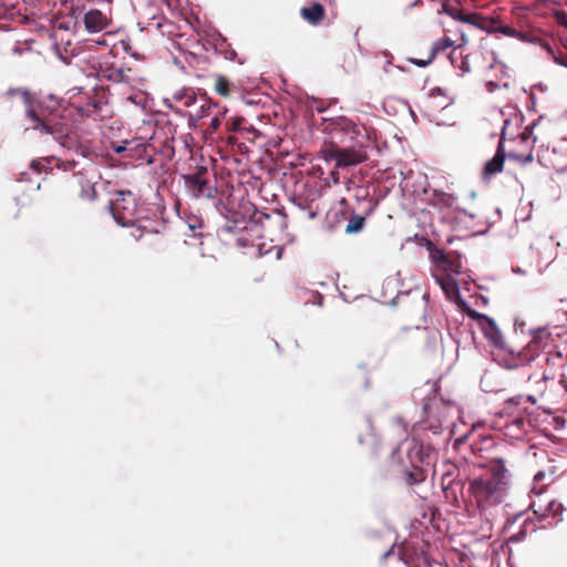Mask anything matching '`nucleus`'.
Instances as JSON below:
<instances>
[{
	"mask_svg": "<svg viewBox=\"0 0 567 567\" xmlns=\"http://www.w3.org/2000/svg\"><path fill=\"white\" fill-rule=\"evenodd\" d=\"M506 463L505 458H493L482 475L472 480L466 476L468 501L481 511L492 508L504 501L511 481V471Z\"/></svg>",
	"mask_w": 567,
	"mask_h": 567,
	"instance_id": "1",
	"label": "nucleus"
},
{
	"mask_svg": "<svg viewBox=\"0 0 567 567\" xmlns=\"http://www.w3.org/2000/svg\"><path fill=\"white\" fill-rule=\"evenodd\" d=\"M430 457V449L414 440L403 441L392 452L390 462L398 476L409 486L417 485L426 480L424 467Z\"/></svg>",
	"mask_w": 567,
	"mask_h": 567,
	"instance_id": "2",
	"label": "nucleus"
},
{
	"mask_svg": "<svg viewBox=\"0 0 567 567\" xmlns=\"http://www.w3.org/2000/svg\"><path fill=\"white\" fill-rule=\"evenodd\" d=\"M429 296L423 293L413 301L412 317L416 320L414 327L403 328L395 333L393 341L398 344L415 347L424 354L436 353L442 343V334L436 329L421 328L419 323L425 322Z\"/></svg>",
	"mask_w": 567,
	"mask_h": 567,
	"instance_id": "3",
	"label": "nucleus"
},
{
	"mask_svg": "<svg viewBox=\"0 0 567 567\" xmlns=\"http://www.w3.org/2000/svg\"><path fill=\"white\" fill-rule=\"evenodd\" d=\"M441 9L439 13L444 12L451 17L454 21L475 27L481 31L487 33L499 32L504 35H525L522 32H516L508 25L503 24L495 18L486 17L476 12H465L462 8L460 0H440Z\"/></svg>",
	"mask_w": 567,
	"mask_h": 567,
	"instance_id": "4",
	"label": "nucleus"
},
{
	"mask_svg": "<svg viewBox=\"0 0 567 567\" xmlns=\"http://www.w3.org/2000/svg\"><path fill=\"white\" fill-rule=\"evenodd\" d=\"M465 44L466 38H458L457 40H450V38L440 39L429 44L425 53L414 52L413 55L409 56V61L420 68H424L435 59L439 51L452 47L453 50L449 55L452 63H455V61L461 58L464 59L463 64H465L468 58V53L465 52Z\"/></svg>",
	"mask_w": 567,
	"mask_h": 567,
	"instance_id": "5",
	"label": "nucleus"
},
{
	"mask_svg": "<svg viewBox=\"0 0 567 567\" xmlns=\"http://www.w3.org/2000/svg\"><path fill=\"white\" fill-rule=\"evenodd\" d=\"M109 209L114 220L123 226H134L137 219V200L130 190H118L115 198L109 203Z\"/></svg>",
	"mask_w": 567,
	"mask_h": 567,
	"instance_id": "6",
	"label": "nucleus"
},
{
	"mask_svg": "<svg viewBox=\"0 0 567 567\" xmlns=\"http://www.w3.org/2000/svg\"><path fill=\"white\" fill-rule=\"evenodd\" d=\"M52 49L55 54L65 63H69L73 56H76L85 51H92L99 48H109L105 39L95 40L94 38H84L74 42L71 38H55Z\"/></svg>",
	"mask_w": 567,
	"mask_h": 567,
	"instance_id": "7",
	"label": "nucleus"
},
{
	"mask_svg": "<svg viewBox=\"0 0 567 567\" xmlns=\"http://www.w3.org/2000/svg\"><path fill=\"white\" fill-rule=\"evenodd\" d=\"M28 118L32 122V128L40 131L41 133L51 134L54 136L60 144L68 148L69 151L75 150L76 154L82 155L83 157H89L91 152L89 147L76 144L72 137L63 134L59 123H52L51 121H44L39 115L30 110L27 113Z\"/></svg>",
	"mask_w": 567,
	"mask_h": 567,
	"instance_id": "8",
	"label": "nucleus"
},
{
	"mask_svg": "<svg viewBox=\"0 0 567 567\" xmlns=\"http://www.w3.org/2000/svg\"><path fill=\"white\" fill-rule=\"evenodd\" d=\"M322 154L327 161H334L337 168L354 166L368 159L365 146L362 143L351 147H340L331 143L322 150Z\"/></svg>",
	"mask_w": 567,
	"mask_h": 567,
	"instance_id": "9",
	"label": "nucleus"
},
{
	"mask_svg": "<svg viewBox=\"0 0 567 567\" xmlns=\"http://www.w3.org/2000/svg\"><path fill=\"white\" fill-rule=\"evenodd\" d=\"M423 410L425 415L423 423L425 427L437 434L443 430L444 424L450 421L455 409L453 405L443 401L431 400L424 405Z\"/></svg>",
	"mask_w": 567,
	"mask_h": 567,
	"instance_id": "10",
	"label": "nucleus"
},
{
	"mask_svg": "<svg viewBox=\"0 0 567 567\" xmlns=\"http://www.w3.org/2000/svg\"><path fill=\"white\" fill-rule=\"evenodd\" d=\"M49 163L54 162L55 167L63 169L65 172H72L74 177L76 178V182L80 186V194L79 196L83 200L93 202L97 198V190L95 188V183L91 182L86 177V172H83L84 168L81 171H76V167L79 166V163L75 159H60L52 157L51 159H48Z\"/></svg>",
	"mask_w": 567,
	"mask_h": 567,
	"instance_id": "11",
	"label": "nucleus"
},
{
	"mask_svg": "<svg viewBox=\"0 0 567 567\" xmlns=\"http://www.w3.org/2000/svg\"><path fill=\"white\" fill-rule=\"evenodd\" d=\"M194 51H189L193 55H202L203 51L213 52L216 55H223L228 61H235L236 51L227 42V38H190Z\"/></svg>",
	"mask_w": 567,
	"mask_h": 567,
	"instance_id": "12",
	"label": "nucleus"
},
{
	"mask_svg": "<svg viewBox=\"0 0 567 567\" xmlns=\"http://www.w3.org/2000/svg\"><path fill=\"white\" fill-rule=\"evenodd\" d=\"M543 348L544 347L540 337H534L523 350L516 354L512 352L508 358H504L503 364L507 369L526 367L540 354Z\"/></svg>",
	"mask_w": 567,
	"mask_h": 567,
	"instance_id": "13",
	"label": "nucleus"
},
{
	"mask_svg": "<svg viewBox=\"0 0 567 567\" xmlns=\"http://www.w3.org/2000/svg\"><path fill=\"white\" fill-rule=\"evenodd\" d=\"M467 315L477 322L486 339L496 347L502 346L503 334L492 318L472 309L467 310Z\"/></svg>",
	"mask_w": 567,
	"mask_h": 567,
	"instance_id": "14",
	"label": "nucleus"
},
{
	"mask_svg": "<svg viewBox=\"0 0 567 567\" xmlns=\"http://www.w3.org/2000/svg\"><path fill=\"white\" fill-rule=\"evenodd\" d=\"M83 22L90 33H99L112 23V17L100 9H90L84 13Z\"/></svg>",
	"mask_w": 567,
	"mask_h": 567,
	"instance_id": "15",
	"label": "nucleus"
},
{
	"mask_svg": "<svg viewBox=\"0 0 567 567\" xmlns=\"http://www.w3.org/2000/svg\"><path fill=\"white\" fill-rule=\"evenodd\" d=\"M461 476H462V468L457 467L455 465H452L451 468L447 470L442 475L441 485L446 494V497H450V493H452L454 495V497H456L455 487L463 489L464 483H463Z\"/></svg>",
	"mask_w": 567,
	"mask_h": 567,
	"instance_id": "16",
	"label": "nucleus"
},
{
	"mask_svg": "<svg viewBox=\"0 0 567 567\" xmlns=\"http://www.w3.org/2000/svg\"><path fill=\"white\" fill-rule=\"evenodd\" d=\"M429 203L432 207L440 212H450L456 209L457 198L453 194L434 189L431 194Z\"/></svg>",
	"mask_w": 567,
	"mask_h": 567,
	"instance_id": "17",
	"label": "nucleus"
},
{
	"mask_svg": "<svg viewBox=\"0 0 567 567\" xmlns=\"http://www.w3.org/2000/svg\"><path fill=\"white\" fill-rule=\"evenodd\" d=\"M437 266L443 269L446 275L461 274L462 260L461 256L454 251L442 254L437 259Z\"/></svg>",
	"mask_w": 567,
	"mask_h": 567,
	"instance_id": "18",
	"label": "nucleus"
},
{
	"mask_svg": "<svg viewBox=\"0 0 567 567\" xmlns=\"http://www.w3.org/2000/svg\"><path fill=\"white\" fill-rule=\"evenodd\" d=\"M247 121L241 116H235L226 122L228 132L240 133L247 140H254L257 131L252 126H247Z\"/></svg>",
	"mask_w": 567,
	"mask_h": 567,
	"instance_id": "19",
	"label": "nucleus"
},
{
	"mask_svg": "<svg viewBox=\"0 0 567 567\" xmlns=\"http://www.w3.org/2000/svg\"><path fill=\"white\" fill-rule=\"evenodd\" d=\"M331 130L336 133H344L351 141L355 140L360 135V131L357 124L344 116L338 117L331 123Z\"/></svg>",
	"mask_w": 567,
	"mask_h": 567,
	"instance_id": "20",
	"label": "nucleus"
},
{
	"mask_svg": "<svg viewBox=\"0 0 567 567\" xmlns=\"http://www.w3.org/2000/svg\"><path fill=\"white\" fill-rule=\"evenodd\" d=\"M506 155L503 150V144L499 143L497 151L492 159H489L484 167V175L485 177H491L497 173H501L503 171L504 162H505Z\"/></svg>",
	"mask_w": 567,
	"mask_h": 567,
	"instance_id": "21",
	"label": "nucleus"
},
{
	"mask_svg": "<svg viewBox=\"0 0 567 567\" xmlns=\"http://www.w3.org/2000/svg\"><path fill=\"white\" fill-rule=\"evenodd\" d=\"M300 14L306 21L317 25L324 19L326 10L321 3L315 2L309 7L301 8Z\"/></svg>",
	"mask_w": 567,
	"mask_h": 567,
	"instance_id": "22",
	"label": "nucleus"
},
{
	"mask_svg": "<svg viewBox=\"0 0 567 567\" xmlns=\"http://www.w3.org/2000/svg\"><path fill=\"white\" fill-rule=\"evenodd\" d=\"M189 187L199 197L205 194L207 186L206 171H199L188 177Z\"/></svg>",
	"mask_w": 567,
	"mask_h": 567,
	"instance_id": "23",
	"label": "nucleus"
},
{
	"mask_svg": "<svg viewBox=\"0 0 567 567\" xmlns=\"http://www.w3.org/2000/svg\"><path fill=\"white\" fill-rule=\"evenodd\" d=\"M148 224H150L148 220L137 218L136 221L134 223V226H131L132 227L131 235L135 239L138 240L147 234L157 233V229L150 227Z\"/></svg>",
	"mask_w": 567,
	"mask_h": 567,
	"instance_id": "24",
	"label": "nucleus"
},
{
	"mask_svg": "<svg viewBox=\"0 0 567 567\" xmlns=\"http://www.w3.org/2000/svg\"><path fill=\"white\" fill-rule=\"evenodd\" d=\"M214 90L217 94H219L223 97H227L230 95V81L228 78L221 74H217L215 76V85Z\"/></svg>",
	"mask_w": 567,
	"mask_h": 567,
	"instance_id": "25",
	"label": "nucleus"
},
{
	"mask_svg": "<svg viewBox=\"0 0 567 567\" xmlns=\"http://www.w3.org/2000/svg\"><path fill=\"white\" fill-rule=\"evenodd\" d=\"M563 511H564V506L561 503H559L557 501H550L546 505V508L544 509V512L542 513L540 516H542V518L553 517V518H556L558 522L559 516L561 515Z\"/></svg>",
	"mask_w": 567,
	"mask_h": 567,
	"instance_id": "26",
	"label": "nucleus"
},
{
	"mask_svg": "<svg viewBox=\"0 0 567 567\" xmlns=\"http://www.w3.org/2000/svg\"><path fill=\"white\" fill-rule=\"evenodd\" d=\"M365 224V218L361 215H353L350 217L347 226H346V233L347 234H355L363 229Z\"/></svg>",
	"mask_w": 567,
	"mask_h": 567,
	"instance_id": "27",
	"label": "nucleus"
},
{
	"mask_svg": "<svg viewBox=\"0 0 567 567\" xmlns=\"http://www.w3.org/2000/svg\"><path fill=\"white\" fill-rule=\"evenodd\" d=\"M436 281L447 296H451L457 291V286L450 275L437 277Z\"/></svg>",
	"mask_w": 567,
	"mask_h": 567,
	"instance_id": "28",
	"label": "nucleus"
},
{
	"mask_svg": "<svg viewBox=\"0 0 567 567\" xmlns=\"http://www.w3.org/2000/svg\"><path fill=\"white\" fill-rule=\"evenodd\" d=\"M547 390H548L547 383L540 378L539 380H537L535 382L534 393L528 394L526 396V401L530 402L532 404H535L537 402L536 395L544 396V394L547 392Z\"/></svg>",
	"mask_w": 567,
	"mask_h": 567,
	"instance_id": "29",
	"label": "nucleus"
},
{
	"mask_svg": "<svg viewBox=\"0 0 567 567\" xmlns=\"http://www.w3.org/2000/svg\"><path fill=\"white\" fill-rule=\"evenodd\" d=\"M118 49L123 50L125 53L132 56L136 58L138 55L136 52L132 51V48L128 43V39H121L118 42L113 43L110 49V53L116 56L118 54Z\"/></svg>",
	"mask_w": 567,
	"mask_h": 567,
	"instance_id": "30",
	"label": "nucleus"
},
{
	"mask_svg": "<svg viewBox=\"0 0 567 567\" xmlns=\"http://www.w3.org/2000/svg\"><path fill=\"white\" fill-rule=\"evenodd\" d=\"M545 47L547 48L548 52L554 58L555 62L567 66V38H565V42H563V48L558 49L557 53H555L550 47H548V45H545Z\"/></svg>",
	"mask_w": 567,
	"mask_h": 567,
	"instance_id": "31",
	"label": "nucleus"
},
{
	"mask_svg": "<svg viewBox=\"0 0 567 567\" xmlns=\"http://www.w3.org/2000/svg\"><path fill=\"white\" fill-rule=\"evenodd\" d=\"M182 92L184 94V100L182 101L184 106L189 107L196 102V95L192 90L182 89Z\"/></svg>",
	"mask_w": 567,
	"mask_h": 567,
	"instance_id": "32",
	"label": "nucleus"
},
{
	"mask_svg": "<svg viewBox=\"0 0 567 567\" xmlns=\"http://www.w3.org/2000/svg\"><path fill=\"white\" fill-rule=\"evenodd\" d=\"M509 157L515 159L516 162H518L520 164H527V163H532L534 161V156H533V152L532 151L528 154H526V155L511 153Z\"/></svg>",
	"mask_w": 567,
	"mask_h": 567,
	"instance_id": "33",
	"label": "nucleus"
},
{
	"mask_svg": "<svg viewBox=\"0 0 567 567\" xmlns=\"http://www.w3.org/2000/svg\"><path fill=\"white\" fill-rule=\"evenodd\" d=\"M555 20L558 25L564 27L567 30V13L565 11H557L555 13Z\"/></svg>",
	"mask_w": 567,
	"mask_h": 567,
	"instance_id": "34",
	"label": "nucleus"
},
{
	"mask_svg": "<svg viewBox=\"0 0 567 567\" xmlns=\"http://www.w3.org/2000/svg\"><path fill=\"white\" fill-rule=\"evenodd\" d=\"M8 95H20L23 97L24 102H29V92L27 90H22V89H10L8 91Z\"/></svg>",
	"mask_w": 567,
	"mask_h": 567,
	"instance_id": "35",
	"label": "nucleus"
},
{
	"mask_svg": "<svg viewBox=\"0 0 567 567\" xmlns=\"http://www.w3.org/2000/svg\"><path fill=\"white\" fill-rule=\"evenodd\" d=\"M220 124H221L220 118H219L218 116H214V117L210 120V123H209V125H208V127H207V131H208L210 134H213V133H215V132L219 128Z\"/></svg>",
	"mask_w": 567,
	"mask_h": 567,
	"instance_id": "36",
	"label": "nucleus"
},
{
	"mask_svg": "<svg viewBox=\"0 0 567 567\" xmlns=\"http://www.w3.org/2000/svg\"><path fill=\"white\" fill-rule=\"evenodd\" d=\"M523 399H524L523 395H518V396H514V398L506 400V402H505L506 409H509L513 405H518Z\"/></svg>",
	"mask_w": 567,
	"mask_h": 567,
	"instance_id": "37",
	"label": "nucleus"
},
{
	"mask_svg": "<svg viewBox=\"0 0 567 567\" xmlns=\"http://www.w3.org/2000/svg\"><path fill=\"white\" fill-rule=\"evenodd\" d=\"M310 296H311V298H312V302H313L315 305H318V306H321V305H322L323 296H322L320 292H318V291H312V292L310 293Z\"/></svg>",
	"mask_w": 567,
	"mask_h": 567,
	"instance_id": "38",
	"label": "nucleus"
},
{
	"mask_svg": "<svg viewBox=\"0 0 567 567\" xmlns=\"http://www.w3.org/2000/svg\"><path fill=\"white\" fill-rule=\"evenodd\" d=\"M513 424L516 425L519 430H524L525 426V420L523 417H516L513 421Z\"/></svg>",
	"mask_w": 567,
	"mask_h": 567,
	"instance_id": "39",
	"label": "nucleus"
},
{
	"mask_svg": "<svg viewBox=\"0 0 567 567\" xmlns=\"http://www.w3.org/2000/svg\"><path fill=\"white\" fill-rule=\"evenodd\" d=\"M559 384L565 389L567 392V371L564 372L560 377Z\"/></svg>",
	"mask_w": 567,
	"mask_h": 567,
	"instance_id": "40",
	"label": "nucleus"
},
{
	"mask_svg": "<svg viewBox=\"0 0 567 567\" xmlns=\"http://www.w3.org/2000/svg\"><path fill=\"white\" fill-rule=\"evenodd\" d=\"M31 167L38 172H41L43 169V165L40 161H33Z\"/></svg>",
	"mask_w": 567,
	"mask_h": 567,
	"instance_id": "41",
	"label": "nucleus"
},
{
	"mask_svg": "<svg viewBox=\"0 0 567 567\" xmlns=\"http://www.w3.org/2000/svg\"><path fill=\"white\" fill-rule=\"evenodd\" d=\"M542 379L548 383L549 381H554L555 379V375L554 374H550V373H547V372H544L543 375H542Z\"/></svg>",
	"mask_w": 567,
	"mask_h": 567,
	"instance_id": "42",
	"label": "nucleus"
},
{
	"mask_svg": "<svg viewBox=\"0 0 567 567\" xmlns=\"http://www.w3.org/2000/svg\"><path fill=\"white\" fill-rule=\"evenodd\" d=\"M466 440H467V436H466V435H465V436H462V437L456 439V440H455V442H454V446H455L456 449H458L463 443H465V441H466Z\"/></svg>",
	"mask_w": 567,
	"mask_h": 567,
	"instance_id": "43",
	"label": "nucleus"
},
{
	"mask_svg": "<svg viewBox=\"0 0 567 567\" xmlns=\"http://www.w3.org/2000/svg\"><path fill=\"white\" fill-rule=\"evenodd\" d=\"M545 477V472L543 471H539L535 476H534V481L535 483H540Z\"/></svg>",
	"mask_w": 567,
	"mask_h": 567,
	"instance_id": "44",
	"label": "nucleus"
},
{
	"mask_svg": "<svg viewBox=\"0 0 567 567\" xmlns=\"http://www.w3.org/2000/svg\"><path fill=\"white\" fill-rule=\"evenodd\" d=\"M174 97H175V100H176V101L182 102V101L184 100V94H183L182 90H179L178 92H176V93H175V95H174Z\"/></svg>",
	"mask_w": 567,
	"mask_h": 567,
	"instance_id": "45",
	"label": "nucleus"
},
{
	"mask_svg": "<svg viewBox=\"0 0 567 567\" xmlns=\"http://www.w3.org/2000/svg\"><path fill=\"white\" fill-rule=\"evenodd\" d=\"M471 450H472L473 454H476L477 452H480V451H481V447H478V446L476 445V443H472V444H471Z\"/></svg>",
	"mask_w": 567,
	"mask_h": 567,
	"instance_id": "46",
	"label": "nucleus"
},
{
	"mask_svg": "<svg viewBox=\"0 0 567 567\" xmlns=\"http://www.w3.org/2000/svg\"><path fill=\"white\" fill-rule=\"evenodd\" d=\"M224 230L227 231V233H231L233 231V227L227 225V226H225Z\"/></svg>",
	"mask_w": 567,
	"mask_h": 567,
	"instance_id": "47",
	"label": "nucleus"
},
{
	"mask_svg": "<svg viewBox=\"0 0 567 567\" xmlns=\"http://www.w3.org/2000/svg\"><path fill=\"white\" fill-rule=\"evenodd\" d=\"M124 150H125V147L120 146V147H117L115 151H116V153H121V152H123Z\"/></svg>",
	"mask_w": 567,
	"mask_h": 567,
	"instance_id": "48",
	"label": "nucleus"
},
{
	"mask_svg": "<svg viewBox=\"0 0 567 567\" xmlns=\"http://www.w3.org/2000/svg\"><path fill=\"white\" fill-rule=\"evenodd\" d=\"M522 40H527L528 38L522 37ZM533 40H542V38H532Z\"/></svg>",
	"mask_w": 567,
	"mask_h": 567,
	"instance_id": "49",
	"label": "nucleus"
},
{
	"mask_svg": "<svg viewBox=\"0 0 567 567\" xmlns=\"http://www.w3.org/2000/svg\"><path fill=\"white\" fill-rule=\"evenodd\" d=\"M112 34H113V32L109 31V32H105L103 35H112Z\"/></svg>",
	"mask_w": 567,
	"mask_h": 567,
	"instance_id": "50",
	"label": "nucleus"
},
{
	"mask_svg": "<svg viewBox=\"0 0 567 567\" xmlns=\"http://www.w3.org/2000/svg\"><path fill=\"white\" fill-rule=\"evenodd\" d=\"M197 115H198L199 117H204V115H205V114H204V111H203L202 113H198Z\"/></svg>",
	"mask_w": 567,
	"mask_h": 567,
	"instance_id": "51",
	"label": "nucleus"
},
{
	"mask_svg": "<svg viewBox=\"0 0 567 567\" xmlns=\"http://www.w3.org/2000/svg\"><path fill=\"white\" fill-rule=\"evenodd\" d=\"M488 85H491V87L495 86V84L493 82H489Z\"/></svg>",
	"mask_w": 567,
	"mask_h": 567,
	"instance_id": "52",
	"label": "nucleus"
},
{
	"mask_svg": "<svg viewBox=\"0 0 567 567\" xmlns=\"http://www.w3.org/2000/svg\"><path fill=\"white\" fill-rule=\"evenodd\" d=\"M523 138H527L526 132L523 133Z\"/></svg>",
	"mask_w": 567,
	"mask_h": 567,
	"instance_id": "53",
	"label": "nucleus"
}]
</instances>
